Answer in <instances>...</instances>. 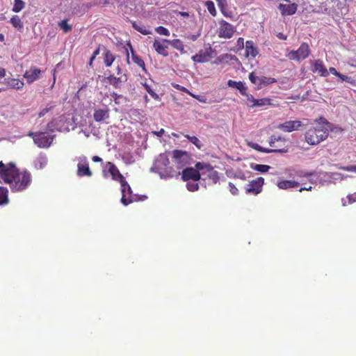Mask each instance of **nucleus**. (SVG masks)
Listing matches in <instances>:
<instances>
[{"label":"nucleus","mask_w":356,"mask_h":356,"mask_svg":"<svg viewBox=\"0 0 356 356\" xmlns=\"http://www.w3.org/2000/svg\"><path fill=\"white\" fill-rule=\"evenodd\" d=\"M9 184L12 191L18 192L26 189L31 182V173L26 170L19 172L15 164H4L0 161V182Z\"/></svg>","instance_id":"nucleus-1"},{"label":"nucleus","mask_w":356,"mask_h":356,"mask_svg":"<svg viewBox=\"0 0 356 356\" xmlns=\"http://www.w3.org/2000/svg\"><path fill=\"white\" fill-rule=\"evenodd\" d=\"M314 123L315 125L308 129L305 134V142L310 145H316L325 140L332 127L323 117L315 120Z\"/></svg>","instance_id":"nucleus-2"},{"label":"nucleus","mask_w":356,"mask_h":356,"mask_svg":"<svg viewBox=\"0 0 356 356\" xmlns=\"http://www.w3.org/2000/svg\"><path fill=\"white\" fill-rule=\"evenodd\" d=\"M169 158L166 153L161 154L155 159L153 166L150 168L152 172H156L161 179H170L178 176L180 172L168 166Z\"/></svg>","instance_id":"nucleus-3"},{"label":"nucleus","mask_w":356,"mask_h":356,"mask_svg":"<svg viewBox=\"0 0 356 356\" xmlns=\"http://www.w3.org/2000/svg\"><path fill=\"white\" fill-rule=\"evenodd\" d=\"M195 168L201 171L202 179H208L211 184H216L219 180L218 172L214 170L210 165L199 162L196 163Z\"/></svg>","instance_id":"nucleus-4"},{"label":"nucleus","mask_w":356,"mask_h":356,"mask_svg":"<svg viewBox=\"0 0 356 356\" xmlns=\"http://www.w3.org/2000/svg\"><path fill=\"white\" fill-rule=\"evenodd\" d=\"M309 53L310 49L309 45L307 43L303 42L297 50H291L289 51L286 56L290 60L300 61L306 59L309 56Z\"/></svg>","instance_id":"nucleus-5"},{"label":"nucleus","mask_w":356,"mask_h":356,"mask_svg":"<svg viewBox=\"0 0 356 356\" xmlns=\"http://www.w3.org/2000/svg\"><path fill=\"white\" fill-rule=\"evenodd\" d=\"M121 184L122 198L121 202L127 206L129 204L136 201L137 197L136 195L132 194L131 188L129 184L126 181L124 178L120 181Z\"/></svg>","instance_id":"nucleus-6"},{"label":"nucleus","mask_w":356,"mask_h":356,"mask_svg":"<svg viewBox=\"0 0 356 356\" xmlns=\"http://www.w3.org/2000/svg\"><path fill=\"white\" fill-rule=\"evenodd\" d=\"M236 32L235 27L225 20L219 22V27L217 33L219 38L229 39Z\"/></svg>","instance_id":"nucleus-7"},{"label":"nucleus","mask_w":356,"mask_h":356,"mask_svg":"<svg viewBox=\"0 0 356 356\" xmlns=\"http://www.w3.org/2000/svg\"><path fill=\"white\" fill-rule=\"evenodd\" d=\"M70 122H67L65 116H60L57 120H54L48 124V129L50 131L57 130L59 131H68L70 130Z\"/></svg>","instance_id":"nucleus-8"},{"label":"nucleus","mask_w":356,"mask_h":356,"mask_svg":"<svg viewBox=\"0 0 356 356\" xmlns=\"http://www.w3.org/2000/svg\"><path fill=\"white\" fill-rule=\"evenodd\" d=\"M77 164V175L79 177H91L92 173L89 168L88 161L86 156H80L76 158Z\"/></svg>","instance_id":"nucleus-9"},{"label":"nucleus","mask_w":356,"mask_h":356,"mask_svg":"<svg viewBox=\"0 0 356 356\" xmlns=\"http://www.w3.org/2000/svg\"><path fill=\"white\" fill-rule=\"evenodd\" d=\"M103 172L105 177H111L113 179L118 181H122L124 178L120 172L118 168L111 162L106 163L104 167Z\"/></svg>","instance_id":"nucleus-10"},{"label":"nucleus","mask_w":356,"mask_h":356,"mask_svg":"<svg viewBox=\"0 0 356 356\" xmlns=\"http://www.w3.org/2000/svg\"><path fill=\"white\" fill-rule=\"evenodd\" d=\"M54 140V136H51L46 132H38L34 137V143L40 148L49 147Z\"/></svg>","instance_id":"nucleus-11"},{"label":"nucleus","mask_w":356,"mask_h":356,"mask_svg":"<svg viewBox=\"0 0 356 356\" xmlns=\"http://www.w3.org/2000/svg\"><path fill=\"white\" fill-rule=\"evenodd\" d=\"M174 162L179 170L183 168L188 161L189 155L186 151L175 149L172 152Z\"/></svg>","instance_id":"nucleus-12"},{"label":"nucleus","mask_w":356,"mask_h":356,"mask_svg":"<svg viewBox=\"0 0 356 356\" xmlns=\"http://www.w3.org/2000/svg\"><path fill=\"white\" fill-rule=\"evenodd\" d=\"M264 184V179L261 177L252 180L246 186V193L257 195L262 191V186Z\"/></svg>","instance_id":"nucleus-13"},{"label":"nucleus","mask_w":356,"mask_h":356,"mask_svg":"<svg viewBox=\"0 0 356 356\" xmlns=\"http://www.w3.org/2000/svg\"><path fill=\"white\" fill-rule=\"evenodd\" d=\"M169 44L170 43L167 39L156 38L153 43V47L157 54L166 57L168 56Z\"/></svg>","instance_id":"nucleus-14"},{"label":"nucleus","mask_w":356,"mask_h":356,"mask_svg":"<svg viewBox=\"0 0 356 356\" xmlns=\"http://www.w3.org/2000/svg\"><path fill=\"white\" fill-rule=\"evenodd\" d=\"M201 176V171L197 168H187L182 171V179L184 181H198Z\"/></svg>","instance_id":"nucleus-15"},{"label":"nucleus","mask_w":356,"mask_h":356,"mask_svg":"<svg viewBox=\"0 0 356 356\" xmlns=\"http://www.w3.org/2000/svg\"><path fill=\"white\" fill-rule=\"evenodd\" d=\"M302 125V122L299 120L286 121L282 124L277 125V128L286 132H291L298 130Z\"/></svg>","instance_id":"nucleus-16"},{"label":"nucleus","mask_w":356,"mask_h":356,"mask_svg":"<svg viewBox=\"0 0 356 356\" xmlns=\"http://www.w3.org/2000/svg\"><path fill=\"white\" fill-rule=\"evenodd\" d=\"M41 70L35 67H31L24 73V77L29 83H31L39 79Z\"/></svg>","instance_id":"nucleus-17"},{"label":"nucleus","mask_w":356,"mask_h":356,"mask_svg":"<svg viewBox=\"0 0 356 356\" xmlns=\"http://www.w3.org/2000/svg\"><path fill=\"white\" fill-rule=\"evenodd\" d=\"M93 118L98 122L105 121L109 118V108L106 107L105 108L96 109L94 111Z\"/></svg>","instance_id":"nucleus-18"},{"label":"nucleus","mask_w":356,"mask_h":356,"mask_svg":"<svg viewBox=\"0 0 356 356\" xmlns=\"http://www.w3.org/2000/svg\"><path fill=\"white\" fill-rule=\"evenodd\" d=\"M312 71L319 74L322 76H327L328 75V71L325 67L323 62L320 59L316 60L313 63Z\"/></svg>","instance_id":"nucleus-19"},{"label":"nucleus","mask_w":356,"mask_h":356,"mask_svg":"<svg viewBox=\"0 0 356 356\" xmlns=\"http://www.w3.org/2000/svg\"><path fill=\"white\" fill-rule=\"evenodd\" d=\"M279 10L282 15H291L297 10V5L296 3L282 4L278 6Z\"/></svg>","instance_id":"nucleus-20"},{"label":"nucleus","mask_w":356,"mask_h":356,"mask_svg":"<svg viewBox=\"0 0 356 356\" xmlns=\"http://www.w3.org/2000/svg\"><path fill=\"white\" fill-rule=\"evenodd\" d=\"M47 156L44 154H40L34 159L33 165L35 169L40 170L47 165Z\"/></svg>","instance_id":"nucleus-21"},{"label":"nucleus","mask_w":356,"mask_h":356,"mask_svg":"<svg viewBox=\"0 0 356 356\" xmlns=\"http://www.w3.org/2000/svg\"><path fill=\"white\" fill-rule=\"evenodd\" d=\"M248 145L254 149H256L259 152H265V153H272V152H286V150L283 149H264L261 147L257 143H254L252 142H248Z\"/></svg>","instance_id":"nucleus-22"},{"label":"nucleus","mask_w":356,"mask_h":356,"mask_svg":"<svg viewBox=\"0 0 356 356\" xmlns=\"http://www.w3.org/2000/svg\"><path fill=\"white\" fill-rule=\"evenodd\" d=\"M227 86L231 88H236L239 90L240 93L243 95H246L247 87L245 86V83L242 81H235L232 80H229L227 82Z\"/></svg>","instance_id":"nucleus-23"},{"label":"nucleus","mask_w":356,"mask_h":356,"mask_svg":"<svg viewBox=\"0 0 356 356\" xmlns=\"http://www.w3.org/2000/svg\"><path fill=\"white\" fill-rule=\"evenodd\" d=\"M258 54V51L254 46V43L251 40H248L245 42V55L247 57L251 56L255 58Z\"/></svg>","instance_id":"nucleus-24"},{"label":"nucleus","mask_w":356,"mask_h":356,"mask_svg":"<svg viewBox=\"0 0 356 356\" xmlns=\"http://www.w3.org/2000/svg\"><path fill=\"white\" fill-rule=\"evenodd\" d=\"M280 189L286 190L289 188H296L299 186V183L293 180H283L277 184Z\"/></svg>","instance_id":"nucleus-25"},{"label":"nucleus","mask_w":356,"mask_h":356,"mask_svg":"<svg viewBox=\"0 0 356 356\" xmlns=\"http://www.w3.org/2000/svg\"><path fill=\"white\" fill-rule=\"evenodd\" d=\"M5 81L9 87L14 89H21L24 86V82L18 79H6Z\"/></svg>","instance_id":"nucleus-26"},{"label":"nucleus","mask_w":356,"mask_h":356,"mask_svg":"<svg viewBox=\"0 0 356 356\" xmlns=\"http://www.w3.org/2000/svg\"><path fill=\"white\" fill-rule=\"evenodd\" d=\"M129 47H130V49H131V59H132V61L136 63L137 65H138L139 67H142V69L145 71V62L143 61V60L138 56H137L135 53H134V51L132 48V47L131 46V44H129Z\"/></svg>","instance_id":"nucleus-27"},{"label":"nucleus","mask_w":356,"mask_h":356,"mask_svg":"<svg viewBox=\"0 0 356 356\" xmlns=\"http://www.w3.org/2000/svg\"><path fill=\"white\" fill-rule=\"evenodd\" d=\"M108 83L118 88L120 86L122 82L125 81L127 79H122V77H115L113 75H110L106 78Z\"/></svg>","instance_id":"nucleus-28"},{"label":"nucleus","mask_w":356,"mask_h":356,"mask_svg":"<svg viewBox=\"0 0 356 356\" xmlns=\"http://www.w3.org/2000/svg\"><path fill=\"white\" fill-rule=\"evenodd\" d=\"M168 42L170 43V45H172V47L174 49L179 51L181 52V54L186 53V51L184 50V44L183 42L181 41L180 40H179V39H175L172 40H168Z\"/></svg>","instance_id":"nucleus-29"},{"label":"nucleus","mask_w":356,"mask_h":356,"mask_svg":"<svg viewBox=\"0 0 356 356\" xmlns=\"http://www.w3.org/2000/svg\"><path fill=\"white\" fill-rule=\"evenodd\" d=\"M280 143L284 144L285 140L284 138L280 136H272L269 140L270 146L273 147L274 149H281L282 145H275V143Z\"/></svg>","instance_id":"nucleus-30"},{"label":"nucleus","mask_w":356,"mask_h":356,"mask_svg":"<svg viewBox=\"0 0 356 356\" xmlns=\"http://www.w3.org/2000/svg\"><path fill=\"white\" fill-rule=\"evenodd\" d=\"M250 168L252 170H257L261 173H265V172H268L270 169L271 167L268 165L251 163Z\"/></svg>","instance_id":"nucleus-31"},{"label":"nucleus","mask_w":356,"mask_h":356,"mask_svg":"<svg viewBox=\"0 0 356 356\" xmlns=\"http://www.w3.org/2000/svg\"><path fill=\"white\" fill-rule=\"evenodd\" d=\"M104 63L106 67H110L115 60V56L107 49L104 51Z\"/></svg>","instance_id":"nucleus-32"},{"label":"nucleus","mask_w":356,"mask_h":356,"mask_svg":"<svg viewBox=\"0 0 356 356\" xmlns=\"http://www.w3.org/2000/svg\"><path fill=\"white\" fill-rule=\"evenodd\" d=\"M8 202V190L6 188L0 187V205L7 204Z\"/></svg>","instance_id":"nucleus-33"},{"label":"nucleus","mask_w":356,"mask_h":356,"mask_svg":"<svg viewBox=\"0 0 356 356\" xmlns=\"http://www.w3.org/2000/svg\"><path fill=\"white\" fill-rule=\"evenodd\" d=\"M323 177L332 179L334 181H339L342 180L346 177L339 172H332L329 174L325 173V175H323Z\"/></svg>","instance_id":"nucleus-34"},{"label":"nucleus","mask_w":356,"mask_h":356,"mask_svg":"<svg viewBox=\"0 0 356 356\" xmlns=\"http://www.w3.org/2000/svg\"><path fill=\"white\" fill-rule=\"evenodd\" d=\"M10 23L15 29L19 30L23 28V23L22 22L20 18L17 15H14L10 19Z\"/></svg>","instance_id":"nucleus-35"},{"label":"nucleus","mask_w":356,"mask_h":356,"mask_svg":"<svg viewBox=\"0 0 356 356\" xmlns=\"http://www.w3.org/2000/svg\"><path fill=\"white\" fill-rule=\"evenodd\" d=\"M25 6V3L22 0H15L12 10L14 13H19Z\"/></svg>","instance_id":"nucleus-36"},{"label":"nucleus","mask_w":356,"mask_h":356,"mask_svg":"<svg viewBox=\"0 0 356 356\" xmlns=\"http://www.w3.org/2000/svg\"><path fill=\"white\" fill-rule=\"evenodd\" d=\"M184 136L193 145L196 146V147L200 149L202 147V143L196 136H191L189 135H184Z\"/></svg>","instance_id":"nucleus-37"},{"label":"nucleus","mask_w":356,"mask_h":356,"mask_svg":"<svg viewBox=\"0 0 356 356\" xmlns=\"http://www.w3.org/2000/svg\"><path fill=\"white\" fill-rule=\"evenodd\" d=\"M204 5L205 6L207 7L208 11L209 12V13L212 15V16H216V8H215V5H214V3L211 1H206L204 2Z\"/></svg>","instance_id":"nucleus-38"},{"label":"nucleus","mask_w":356,"mask_h":356,"mask_svg":"<svg viewBox=\"0 0 356 356\" xmlns=\"http://www.w3.org/2000/svg\"><path fill=\"white\" fill-rule=\"evenodd\" d=\"M111 96L116 104H121L126 102V98L122 95H118L115 92H112Z\"/></svg>","instance_id":"nucleus-39"},{"label":"nucleus","mask_w":356,"mask_h":356,"mask_svg":"<svg viewBox=\"0 0 356 356\" xmlns=\"http://www.w3.org/2000/svg\"><path fill=\"white\" fill-rule=\"evenodd\" d=\"M249 79L252 83L257 85L258 88H261V76H257L254 75V72H251L249 74Z\"/></svg>","instance_id":"nucleus-40"},{"label":"nucleus","mask_w":356,"mask_h":356,"mask_svg":"<svg viewBox=\"0 0 356 356\" xmlns=\"http://www.w3.org/2000/svg\"><path fill=\"white\" fill-rule=\"evenodd\" d=\"M133 27L136 30L138 31V32H140V33L143 34V35H149L152 33L151 31H149V29H146L145 26H140V25H138L137 24H136L135 22L133 23Z\"/></svg>","instance_id":"nucleus-41"},{"label":"nucleus","mask_w":356,"mask_h":356,"mask_svg":"<svg viewBox=\"0 0 356 356\" xmlns=\"http://www.w3.org/2000/svg\"><path fill=\"white\" fill-rule=\"evenodd\" d=\"M186 181V188L189 191L193 192L198 190L199 185L196 182L197 181L188 180Z\"/></svg>","instance_id":"nucleus-42"},{"label":"nucleus","mask_w":356,"mask_h":356,"mask_svg":"<svg viewBox=\"0 0 356 356\" xmlns=\"http://www.w3.org/2000/svg\"><path fill=\"white\" fill-rule=\"evenodd\" d=\"M267 104H270V99H266V98L259 99H256L254 104L250 105V106H251V107L261 106H265Z\"/></svg>","instance_id":"nucleus-43"},{"label":"nucleus","mask_w":356,"mask_h":356,"mask_svg":"<svg viewBox=\"0 0 356 356\" xmlns=\"http://www.w3.org/2000/svg\"><path fill=\"white\" fill-rule=\"evenodd\" d=\"M276 80L274 78L272 77H266V76H261V88L267 85H270L271 83H275Z\"/></svg>","instance_id":"nucleus-44"},{"label":"nucleus","mask_w":356,"mask_h":356,"mask_svg":"<svg viewBox=\"0 0 356 356\" xmlns=\"http://www.w3.org/2000/svg\"><path fill=\"white\" fill-rule=\"evenodd\" d=\"M155 31L161 35H165V36H169L170 35V31L168 29L163 27V26H158L155 29Z\"/></svg>","instance_id":"nucleus-45"},{"label":"nucleus","mask_w":356,"mask_h":356,"mask_svg":"<svg viewBox=\"0 0 356 356\" xmlns=\"http://www.w3.org/2000/svg\"><path fill=\"white\" fill-rule=\"evenodd\" d=\"M143 86H144V88H145L147 92L151 95V97L152 98H154V99H159V95L155 92H154L152 90V88H150V86L147 83H143Z\"/></svg>","instance_id":"nucleus-46"},{"label":"nucleus","mask_w":356,"mask_h":356,"mask_svg":"<svg viewBox=\"0 0 356 356\" xmlns=\"http://www.w3.org/2000/svg\"><path fill=\"white\" fill-rule=\"evenodd\" d=\"M58 25L65 33L69 32L72 29V26L67 24V21L66 19L59 22Z\"/></svg>","instance_id":"nucleus-47"},{"label":"nucleus","mask_w":356,"mask_h":356,"mask_svg":"<svg viewBox=\"0 0 356 356\" xmlns=\"http://www.w3.org/2000/svg\"><path fill=\"white\" fill-rule=\"evenodd\" d=\"M323 175H325V173H320L319 175H314L313 173H310L309 175L312 176V177L310 180L311 182L316 183L317 181H319L320 183H321L323 179L324 178Z\"/></svg>","instance_id":"nucleus-48"},{"label":"nucleus","mask_w":356,"mask_h":356,"mask_svg":"<svg viewBox=\"0 0 356 356\" xmlns=\"http://www.w3.org/2000/svg\"><path fill=\"white\" fill-rule=\"evenodd\" d=\"M54 107L53 105H47L44 108H42L40 111L38 113V117L42 118L43 117L46 113H47L52 108Z\"/></svg>","instance_id":"nucleus-49"},{"label":"nucleus","mask_w":356,"mask_h":356,"mask_svg":"<svg viewBox=\"0 0 356 356\" xmlns=\"http://www.w3.org/2000/svg\"><path fill=\"white\" fill-rule=\"evenodd\" d=\"M122 159L124 161V163L127 164H131V163H134V161H135L134 157L130 154L124 155L122 157Z\"/></svg>","instance_id":"nucleus-50"},{"label":"nucleus","mask_w":356,"mask_h":356,"mask_svg":"<svg viewBox=\"0 0 356 356\" xmlns=\"http://www.w3.org/2000/svg\"><path fill=\"white\" fill-rule=\"evenodd\" d=\"M192 59L195 63H203L205 59L202 54H195L192 57Z\"/></svg>","instance_id":"nucleus-51"},{"label":"nucleus","mask_w":356,"mask_h":356,"mask_svg":"<svg viewBox=\"0 0 356 356\" xmlns=\"http://www.w3.org/2000/svg\"><path fill=\"white\" fill-rule=\"evenodd\" d=\"M222 15L226 17L232 18L234 17L233 13L231 10H229L227 7L221 10Z\"/></svg>","instance_id":"nucleus-52"},{"label":"nucleus","mask_w":356,"mask_h":356,"mask_svg":"<svg viewBox=\"0 0 356 356\" xmlns=\"http://www.w3.org/2000/svg\"><path fill=\"white\" fill-rule=\"evenodd\" d=\"M229 191L232 195H236L238 193L237 188L232 182L229 183Z\"/></svg>","instance_id":"nucleus-53"},{"label":"nucleus","mask_w":356,"mask_h":356,"mask_svg":"<svg viewBox=\"0 0 356 356\" xmlns=\"http://www.w3.org/2000/svg\"><path fill=\"white\" fill-rule=\"evenodd\" d=\"M347 199L348 200V204H352L356 202V193L354 194L348 195L347 196Z\"/></svg>","instance_id":"nucleus-54"},{"label":"nucleus","mask_w":356,"mask_h":356,"mask_svg":"<svg viewBox=\"0 0 356 356\" xmlns=\"http://www.w3.org/2000/svg\"><path fill=\"white\" fill-rule=\"evenodd\" d=\"M218 6L220 8V10L225 9L227 6V0H222L218 3Z\"/></svg>","instance_id":"nucleus-55"},{"label":"nucleus","mask_w":356,"mask_h":356,"mask_svg":"<svg viewBox=\"0 0 356 356\" xmlns=\"http://www.w3.org/2000/svg\"><path fill=\"white\" fill-rule=\"evenodd\" d=\"M243 95L247 97V101L249 103H251L252 104H254V102H255L256 99H254V97L252 95L248 94L246 92V95Z\"/></svg>","instance_id":"nucleus-56"},{"label":"nucleus","mask_w":356,"mask_h":356,"mask_svg":"<svg viewBox=\"0 0 356 356\" xmlns=\"http://www.w3.org/2000/svg\"><path fill=\"white\" fill-rule=\"evenodd\" d=\"M200 34H188L186 35V38L190 40L195 41L199 37Z\"/></svg>","instance_id":"nucleus-57"},{"label":"nucleus","mask_w":356,"mask_h":356,"mask_svg":"<svg viewBox=\"0 0 356 356\" xmlns=\"http://www.w3.org/2000/svg\"><path fill=\"white\" fill-rule=\"evenodd\" d=\"M236 44L239 49H242L244 47V40L243 38H239L237 40Z\"/></svg>","instance_id":"nucleus-58"},{"label":"nucleus","mask_w":356,"mask_h":356,"mask_svg":"<svg viewBox=\"0 0 356 356\" xmlns=\"http://www.w3.org/2000/svg\"><path fill=\"white\" fill-rule=\"evenodd\" d=\"M176 88H177V89H178L180 91H183V92H185L188 93L190 95H193V93H191L188 90H187L184 86H181L179 85H177Z\"/></svg>","instance_id":"nucleus-59"},{"label":"nucleus","mask_w":356,"mask_h":356,"mask_svg":"<svg viewBox=\"0 0 356 356\" xmlns=\"http://www.w3.org/2000/svg\"><path fill=\"white\" fill-rule=\"evenodd\" d=\"M343 169L345 170H347V171L356 172V165H351V166L344 167Z\"/></svg>","instance_id":"nucleus-60"},{"label":"nucleus","mask_w":356,"mask_h":356,"mask_svg":"<svg viewBox=\"0 0 356 356\" xmlns=\"http://www.w3.org/2000/svg\"><path fill=\"white\" fill-rule=\"evenodd\" d=\"M337 76H338L339 78H340L342 81H348V79H350V78H349V77H348L347 76L343 75V74H341V73H339V72L338 73V74H337Z\"/></svg>","instance_id":"nucleus-61"},{"label":"nucleus","mask_w":356,"mask_h":356,"mask_svg":"<svg viewBox=\"0 0 356 356\" xmlns=\"http://www.w3.org/2000/svg\"><path fill=\"white\" fill-rule=\"evenodd\" d=\"M152 133L157 136H161L165 133V130L161 129L159 131H153Z\"/></svg>","instance_id":"nucleus-62"},{"label":"nucleus","mask_w":356,"mask_h":356,"mask_svg":"<svg viewBox=\"0 0 356 356\" xmlns=\"http://www.w3.org/2000/svg\"><path fill=\"white\" fill-rule=\"evenodd\" d=\"M329 72L335 76H337V74L339 73L334 67H330L328 73Z\"/></svg>","instance_id":"nucleus-63"},{"label":"nucleus","mask_w":356,"mask_h":356,"mask_svg":"<svg viewBox=\"0 0 356 356\" xmlns=\"http://www.w3.org/2000/svg\"><path fill=\"white\" fill-rule=\"evenodd\" d=\"M92 160L94 161V162H101L102 161V159L99 157L98 156H94L92 158Z\"/></svg>","instance_id":"nucleus-64"}]
</instances>
